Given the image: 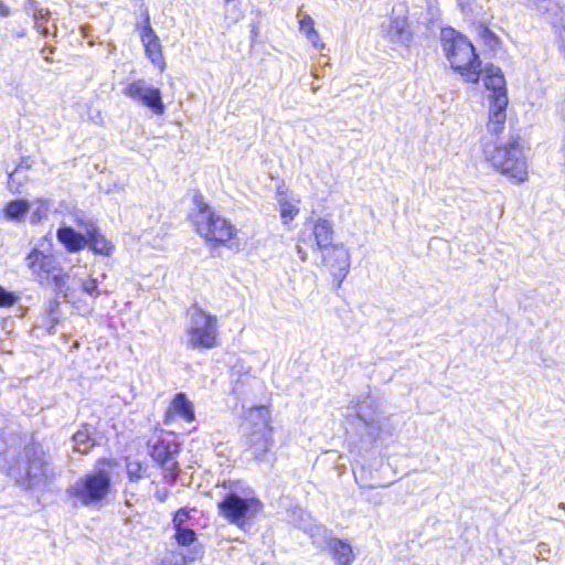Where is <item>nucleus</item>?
<instances>
[{
	"instance_id": "obj_1",
	"label": "nucleus",
	"mask_w": 565,
	"mask_h": 565,
	"mask_svg": "<svg viewBox=\"0 0 565 565\" xmlns=\"http://www.w3.org/2000/svg\"><path fill=\"white\" fill-rule=\"evenodd\" d=\"M224 493L217 503L218 514L231 524L243 527L263 510L264 505L255 490L242 480L222 483Z\"/></svg>"
},
{
	"instance_id": "obj_2",
	"label": "nucleus",
	"mask_w": 565,
	"mask_h": 565,
	"mask_svg": "<svg viewBox=\"0 0 565 565\" xmlns=\"http://www.w3.org/2000/svg\"><path fill=\"white\" fill-rule=\"evenodd\" d=\"M440 44L451 68L466 82L478 83L481 75V61L468 38L452 28H443Z\"/></svg>"
},
{
	"instance_id": "obj_3",
	"label": "nucleus",
	"mask_w": 565,
	"mask_h": 565,
	"mask_svg": "<svg viewBox=\"0 0 565 565\" xmlns=\"http://www.w3.org/2000/svg\"><path fill=\"white\" fill-rule=\"evenodd\" d=\"M519 137L511 135L505 141H483V153L489 163L500 173L523 182L527 178V162Z\"/></svg>"
},
{
	"instance_id": "obj_4",
	"label": "nucleus",
	"mask_w": 565,
	"mask_h": 565,
	"mask_svg": "<svg viewBox=\"0 0 565 565\" xmlns=\"http://www.w3.org/2000/svg\"><path fill=\"white\" fill-rule=\"evenodd\" d=\"M24 468L15 471L9 468V473L18 482L26 483L28 488H44L55 477V470L51 456L44 450L42 445L36 443L28 444L23 449Z\"/></svg>"
},
{
	"instance_id": "obj_5",
	"label": "nucleus",
	"mask_w": 565,
	"mask_h": 565,
	"mask_svg": "<svg viewBox=\"0 0 565 565\" xmlns=\"http://www.w3.org/2000/svg\"><path fill=\"white\" fill-rule=\"evenodd\" d=\"M196 211L193 213V223L196 232L207 242L225 244L235 234L234 226L224 217L216 214L201 194L194 196Z\"/></svg>"
},
{
	"instance_id": "obj_6",
	"label": "nucleus",
	"mask_w": 565,
	"mask_h": 565,
	"mask_svg": "<svg viewBox=\"0 0 565 565\" xmlns=\"http://www.w3.org/2000/svg\"><path fill=\"white\" fill-rule=\"evenodd\" d=\"M110 489L109 472L98 469L78 478L66 492L84 507H96L108 497Z\"/></svg>"
},
{
	"instance_id": "obj_7",
	"label": "nucleus",
	"mask_w": 565,
	"mask_h": 565,
	"mask_svg": "<svg viewBox=\"0 0 565 565\" xmlns=\"http://www.w3.org/2000/svg\"><path fill=\"white\" fill-rule=\"evenodd\" d=\"M188 347L210 350L217 345V317L203 310L198 305L188 311Z\"/></svg>"
},
{
	"instance_id": "obj_8",
	"label": "nucleus",
	"mask_w": 565,
	"mask_h": 565,
	"mask_svg": "<svg viewBox=\"0 0 565 565\" xmlns=\"http://www.w3.org/2000/svg\"><path fill=\"white\" fill-rule=\"evenodd\" d=\"M124 95L140 102L142 105L151 109L156 115H162L166 110L162 102L161 90L148 84L145 79L139 78L128 84L124 88Z\"/></svg>"
},
{
	"instance_id": "obj_9",
	"label": "nucleus",
	"mask_w": 565,
	"mask_h": 565,
	"mask_svg": "<svg viewBox=\"0 0 565 565\" xmlns=\"http://www.w3.org/2000/svg\"><path fill=\"white\" fill-rule=\"evenodd\" d=\"M150 456L158 462L166 471L172 476H177L179 471V463L175 460V455L179 452V445L169 439H157L149 443Z\"/></svg>"
},
{
	"instance_id": "obj_10",
	"label": "nucleus",
	"mask_w": 565,
	"mask_h": 565,
	"mask_svg": "<svg viewBox=\"0 0 565 565\" xmlns=\"http://www.w3.org/2000/svg\"><path fill=\"white\" fill-rule=\"evenodd\" d=\"M76 223L77 226L86 233V246H88L90 250L104 256H109L113 253L115 248L113 243L105 237L93 220L87 218L85 215H77Z\"/></svg>"
},
{
	"instance_id": "obj_11",
	"label": "nucleus",
	"mask_w": 565,
	"mask_h": 565,
	"mask_svg": "<svg viewBox=\"0 0 565 565\" xmlns=\"http://www.w3.org/2000/svg\"><path fill=\"white\" fill-rule=\"evenodd\" d=\"M257 413L264 419V423L249 435L247 443L249 450L252 451V456L257 460H263L273 446V430L267 424L268 409L259 407L257 408Z\"/></svg>"
},
{
	"instance_id": "obj_12",
	"label": "nucleus",
	"mask_w": 565,
	"mask_h": 565,
	"mask_svg": "<svg viewBox=\"0 0 565 565\" xmlns=\"http://www.w3.org/2000/svg\"><path fill=\"white\" fill-rule=\"evenodd\" d=\"M25 265L35 276L40 284L50 281V274H53L58 266V262L51 254H44L38 248H33L25 257Z\"/></svg>"
},
{
	"instance_id": "obj_13",
	"label": "nucleus",
	"mask_w": 565,
	"mask_h": 565,
	"mask_svg": "<svg viewBox=\"0 0 565 565\" xmlns=\"http://www.w3.org/2000/svg\"><path fill=\"white\" fill-rule=\"evenodd\" d=\"M322 262L332 268H334L333 278L338 281V287L341 286L342 281L347 277L350 269V253L344 244H333L321 253Z\"/></svg>"
},
{
	"instance_id": "obj_14",
	"label": "nucleus",
	"mask_w": 565,
	"mask_h": 565,
	"mask_svg": "<svg viewBox=\"0 0 565 565\" xmlns=\"http://www.w3.org/2000/svg\"><path fill=\"white\" fill-rule=\"evenodd\" d=\"M140 38L147 57L162 71L166 66V62L162 55L161 43L150 24V18L148 13L145 14Z\"/></svg>"
},
{
	"instance_id": "obj_15",
	"label": "nucleus",
	"mask_w": 565,
	"mask_h": 565,
	"mask_svg": "<svg viewBox=\"0 0 565 565\" xmlns=\"http://www.w3.org/2000/svg\"><path fill=\"white\" fill-rule=\"evenodd\" d=\"M333 224L326 218H318L308 235L309 246L313 252L326 253L333 245Z\"/></svg>"
},
{
	"instance_id": "obj_16",
	"label": "nucleus",
	"mask_w": 565,
	"mask_h": 565,
	"mask_svg": "<svg viewBox=\"0 0 565 565\" xmlns=\"http://www.w3.org/2000/svg\"><path fill=\"white\" fill-rule=\"evenodd\" d=\"M508 106V96H499L495 102L490 103L489 121L487 132L491 135L490 140H501L500 135L505 128V110Z\"/></svg>"
},
{
	"instance_id": "obj_17",
	"label": "nucleus",
	"mask_w": 565,
	"mask_h": 565,
	"mask_svg": "<svg viewBox=\"0 0 565 565\" xmlns=\"http://www.w3.org/2000/svg\"><path fill=\"white\" fill-rule=\"evenodd\" d=\"M384 34L392 43L408 46L413 35L409 30L407 17H392L387 26L384 28Z\"/></svg>"
},
{
	"instance_id": "obj_18",
	"label": "nucleus",
	"mask_w": 565,
	"mask_h": 565,
	"mask_svg": "<svg viewBox=\"0 0 565 565\" xmlns=\"http://www.w3.org/2000/svg\"><path fill=\"white\" fill-rule=\"evenodd\" d=\"M56 237L70 253L79 252L87 245L86 233L76 232L71 226H61L56 232Z\"/></svg>"
},
{
	"instance_id": "obj_19",
	"label": "nucleus",
	"mask_w": 565,
	"mask_h": 565,
	"mask_svg": "<svg viewBox=\"0 0 565 565\" xmlns=\"http://www.w3.org/2000/svg\"><path fill=\"white\" fill-rule=\"evenodd\" d=\"M484 86L491 90L490 103L495 102L499 96H507L505 79L499 67L491 65L486 70L483 78Z\"/></svg>"
},
{
	"instance_id": "obj_20",
	"label": "nucleus",
	"mask_w": 565,
	"mask_h": 565,
	"mask_svg": "<svg viewBox=\"0 0 565 565\" xmlns=\"http://www.w3.org/2000/svg\"><path fill=\"white\" fill-rule=\"evenodd\" d=\"M358 418L370 429V434H377L380 426L376 420L374 401L367 396L360 401L355 406Z\"/></svg>"
},
{
	"instance_id": "obj_21",
	"label": "nucleus",
	"mask_w": 565,
	"mask_h": 565,
	"mask_svg": "<svg viewBox=\"0 0 565 565\" xmlns=\"http://www.w3.org/2000/svg\"><path fill=\"white\" fill-rule=\"evenodd\" d=\"M169 412L175 413L185 422L194 420V408L192 402L184 393H178L172 399Z\"/></svg>"
},
{
	"instance_id": "obj_22",
	"label": "nucleus",
	"mask_w": 565,
	"mask_h": 565,
	"mask_svg": "<svg viewBox=\"0 0 565 565\" xmlns=\"http://www.w3.org/2000/svg\"><path fill=\"white\" fill-rule=\"evenodd\" d=\"M329 548L331 550L333 558L337 561L338 565H351L353 562V551L349 543L340 539H332L329 542Z\"/></svg>"
},
{
	"instance_id": "obj_23",
	"label": "nucleus",
	"mask_w": 565,
	"mask_h": 565,
	"mask_svg": "<svg viewBox=\"0 0 565 565\" xmlns=\"http://www.w3.org/2000/svg\"><path fill=\"white\" fill-rule=\"evenodd\" d=\"M29 210L30 203L24 199H19L10 201L3 210V214L8 221L19 222L25 216Z\"/></svg>"
},
{
	"instance_id": "obj_24",
	"label": "nucleus",
	"mask_w": 565,
	"mask_h": 565,
	"mask_svg": "<svg viewBox=\"0 0 565 565\" xmlns=\"http://www.w3.org/2000/svg\"><path fill=\"white\" fill-rule=\"evenodd\" d=\"M67 274L63 273L62 267L58 265L53 274H50V281L45 282L46 285H52L55 292L58 295H63L64 297L68 296V286H67Z\"/></svg>"
},
{
	"instance_id": "obj_25",
	"label": "nucleus",
	"mask_w": 565,
	"mask_h": 565,
	"mask_svg": "<svg viewBox=\"0 0 565 565\" xmlns=\"http://www.w3.org/2000/svg\"><path fill=\"white\" fill-rule=\"evenodd\" d=\"M74 449L86 454L95 445L90 437L88 428L85 426L73 435Z\"/></svg>"
},
{
	"instance_id": "obj_26",
	"label": "nucleus",
	"mask_w": 565,
	"mask_h": 565,
	"mask_svg": "<svg viewBox=\"0 0 565 565\" xmlns=\"http://www.w3.org/2000/svg\"><path fill=\"white\" fill-rule=\"evenodd\" d=\"M174 540L181 546H190L196 541V534L194 530L188 526L174 527Z\"/></svg>"
},
{
	"instance_id": "obj_27",
	"label": "nucleus",
	"mask_w": 565,
	"mask_h": 565,
	"mask_svg": "<svg viewBox=\"0 0 565 565\" xmlns=\"http://www.w3.org/2000/svg\"><path fill=\"white\" fill-rule=\"evenodd\" d=\"M51 17V11L46 8H35V12L33 14L34 19V28L41 32L43 36H47L50 30L47 26L43 25V21H47Z\"/></svg>"
},
{
	"instance_id": "obj_28",
	"label": "nucleus",
	"mask_w": 565,
	"mask_h": 565,
	"mask_svg": "<svg viewBox=\"0 0 565 565\" xmlns=\"http://www.w3.org/2000/svg\"><path fill=\"white\" fill-rule=\"evenodd\" d=\"M278 202L280 206V216L282 218V222L287 224L298 214L299 209L285 198L279 199Z\"/></svg>"
},
{
	"instance_id": "obj_29",
	"label": "nucleus",
	"mask_w": 565,
	"mask_h": 565,
	"mask_svg": "<svg viewBox=\"0 0 565 565\" xmlns=\"http://www.w3.org/2000/svg\"><path fill=\"white\" fill-rule=\"evenodd\" d=\"M58 309H60V300L58 299H50L45 312L49 319V331L54 329V327L58 323Z\"/></svg>"
},
{
	"instance_id": "obj_30",
	"label": "nucleus",
	"mask_w": 565,
	"mask_h": 565,
	"mask_svg": "<svg viewBox=\"0 0 565 565\" xmlns=\"http://www.w3.org/2000/svg\"><path fill=\"white\" fill-rule=\"evenodd\" d=\"M19 299L20 297L15 292L9 291L0 285V308L12 307Z\"/></svg>"
},
{
	"instance_id": "obj_31",
	"label": "nucleus",
	"mask_w": 565,
	"mask_h": 565,
	"mask_svg": "<svg viewBox=\"0 0 565 565\" xmlns=\"http://www.w3.org/2000/svg\"><path fill=\"white\" fill-rule=\"evenodd\" d=\"M127 475L130 481H138L145 477V470L140 462L131 461L127 463Z\"/></svg>"
},
{
	"instance_id": "obj_32",
	"label": "nucleus",
	"mask_w": 565,
	"mask_h": 565,
	"mask_svg": "<svg viewBox=\"0 0 565 565\" xmlns=\"http://www.w3.org/2000/svg\"><path fill=\"white\" fill-rule=\"evenodd\" d=\"M22 169V163H19L18 168L9 174V188L13 192H19V188L23 184L24 178H20V171Z\"/></svg>"
},
{
	"instance_id": "obj_33",
	"label": "nucleus",
	"mask_w": 565,
	"mask_h": 565,
	"mask_svg": "<svg viewBox=\"0 0 565 565\" xmlns=\"http://www.w3.org/2000/svg\"><path fill=\"white\" fill-rule=\"evenodd\" d=\"M190 520V511L185 508L179 509L172 520L173 529L182 527Z\"/></svg>"
},
{
	"instance_id": "obj_34",
	"label": "nucleus",
	"mask_w": 565,
	"mask_h": 565,
	"mask_svg": "<svg viewBox=\"0 0 565 565\" xmlns=\"http://www.w3.org/2000/svg\"><path fill=\"white\" fill-rule=\"evenodd\" d=\"M300 31L306 34V36L310 33L311 36H316L315 22L310 15H305L299 21Z\"/></svg>"
},
{
	"instance_id": "obj_35",
	"label": "nucleus",
	"mask_w": 565,
	"mask_h": 565,
	"mask_svg": "<svg viewBox=\"0 0 565 565\" xmlns=\"http://www.w3.org/2000/svg\"><path fill=\"white\" fill-rule=\"evenodd\" d=\"M82 289L84 292L88 294L89 296H98L99 290L97 286V281L94 278H88L82 281Z\"/></svg>"
},
{
	"instance_id": "obj_36",
	"label": "nucleus",
	"mask_w": 565,
	"mask_h": 565,
	"mask_svg": "<svg viewBox=\"0 0 565 565\" xmlns=\"http://www.w3.org/2000/svg\"><path fill=\"white\" fill-rule=\"evenodd\" d=\"M551 555V547L547 543L541 542L536 546L535 557L536 559L546 561Z\"/></svg>"
},
{
	"instance_id": "obj_37",
	"label": "nucleus",
	"mask_w": 565,
	"mask_h": 565,
	"mask_svg": "<svg viewBox=\"0 0 565 565\" xmlns=\"http://www.w3.org/2000/svg\"><path fill=\"white\" fill-rule=\"evenodd\" d=\"M461 12L470 14L473 11V0H456Z\"/></svg>"
},
{
	"instance_id": "obj_38",
	"label": "nucleus",
	"mask_w": 565,
	"mask_h": 565,
	"mask_svg": "<svg viewBox=\"0 0 565 565\" xmlns=\"http://www.w3.org/2000/svg\"><path fill=\"white\" fill-rule=\"evenodd\" d=\"M303 236H305V233H302L301 236H299L298 244H297V254H298V256L300 257L301 260H306L307 256H308L307 252L302 247L301 243H303V244L308 243L309 244V242Z\"/></svg>"
},
{
	"instance_id": "obj_39",
	"label": "nucleus",
	"mask_w": 565,
	"mask_h": 565,
	"mask_svg": "<svg viewBox=\"0 0 565 565\" xmlns=\"http://www.w3.org/2000/svg\"><path fill=\"white\" fill-rule=\"evenodd\" d=\"M531 6L536 8L537 10L547 11V3L550 0H527Z\"/></svg>"
},
{
	"instance_id": "obj_40",
	"label": "nucleus",
	"mask_w": 565,
	"mask_h": 565,
	"mask_svg": "<svg viewBox=\"0 0 565 565\" xmlns=\"http://www.w3.org/2000/svg\"><path fill=\"white\" fill-rule=\"evenodd\" d=\"M307 39L312 43V45L316 47V49H323V43H321L320 41V36L318 34V32L316 31V36H311V34L309 33L307 35Z\"/></svg>"
},
{
	"instance_id": "obj_41",
	"label": "nucleus",
	"mask_w": 565,
	"mask_h": 565,
	"mask_svg": "<svg viewBox=\"0 0 565 565\" xmlns=\"http://www.w3.org/2000/svg\"><path fill=\"white\" fill-rule=\"evenodd\" d=\"M35 8H41V7L39 6L38 1H36V0H28L26 6H25V11H26L28 13H30V12H31V13H32V15H33V14H34V12H35Z\"/></svg>"
},
{
	"instance_id": "obj_42",
	"label": "nucleus",
	"mask_w": 565,
	"mask_h": 565,
	"mask_svg": "<svg viewBox=\"0 0 565 565\" xmlns=\"http://www.w3.org/2000/svg\"><path fill=\"white\" fill-rule=\"evenodd\" d=\"M10 13V8L2 0H0V17H8Z\"/></svg>"
},
{
	"instance_id": "obj_43",
	"label": "nucleus",
	"mask_w": 565,
	"mask_h": 565,
	"mask_svg": "<svg viewBox=\"0 0 565 565\" xmlns=\"http://www.w3.org/2000/svg\"><path fill=\"white\" fill-rule=\"evenodd\" d=\"M168 495V491L167 490H159L157 491L156 493V498L160 501V502H163L166 500Z\"/></svg>"
},
{
	"instance_id": "obj_44",
	"label": "nucleus",
	"mask_w": 565,
	"mask_h": 565,
	"mask_svg": "<svg viewBox=\"0 0 565 565\" xmlns=\"http://www.w3.org/2000/svg\"><path fill=\"white\" fill-rule=\"evenodd\" d=\"M26 35V29H21L14 33L17 38H24Z\"/></svg>"
},
{
	"instance_id": "obj_45",
	"label": "nucleus",
	"mask_w": 565,
	"mask_h": 565,
	"mask_svg": "<svg viewBox=\"0 0 565 565\" xmlns=\"http://www.w3.org/2000/svg\"><path fill=\"white\" fill-rule=\"evenodd\" d=\"M45 50H49V52H50V53H53V52H54V50H55V47H54V46H47V47H44V49L42 50V52H44Z\"/></svg>"
},
{
	"instance_id": "obj_46",
	"label": "nucleus",
	"mask_w": 565,
	"mask_h": 565,
	"mask_svg": "<svg viewBox=\"0 0 565 565\" xmlns=\"http://www.w3.org/2000/svg\"><path fill=\"white\" fill-rule=\"evenodd\" d=\"M20 163H22V169H29L30 168V166L24 160H22Z\"/></svg>"
},
{
	"instance_id": "obj_47",
	"label": "nucleus",
	"mask_w": 565,
	"mask_h": 565,
	"mask_svg": "<svg viewBox=\"0 0 565 565\" xmlns=\"http://www.w3.org/2000/svg\"><path fill=\"white\" fill-rule=\"evenodd\" d=\"M3 451H4V445H3V443L1 441V443H0V454H1V452H3Z\"/></svg>"
},
{
	"instance_id": "obj_48",
	"label": "nucleus",
	"mask_w": 565,
	"mask_h": 565,
	"mask_svg": "<svg viewBox=\"0 0 565 565\" xmlns=\"http://www.w3.org/2000/svg\"><path fill=\"white\" fill-rule=\"evenodd\" d=\"M44 58H45V61H47V62H52V61H53V60L51 58V56H45Z\"/></svg>"
},
{
	"instance_id": "obj_49",
	"label": "nucleus",
	"mask_w": 565,
	"mask_h": 565,
	"mask_svg": "<svg viewBox=\"0 0 565 565\" xmlns=\"http://www.w3.org/2000/svg\"><path fill=\"white\" fill-rule=\"evenodd\" d=\"M561 509L565 510V503H559L558 505Z\"/></svg>"
},
{
	"instance_id": "obj_50",
	"label": "nucleus",
	"mask_w": 565,
	"mask_h": 565,
	"mask_svg": "<svg viewBox=\"0 0 565 565\" xmlns=\"http://www.w3.org/2000/svg\"><path fill=\"white\" fill-rule=\"evenodd\" d=\"M232 0H225L226 3L231 2Z\"/></svg>"
}]
</instances>
